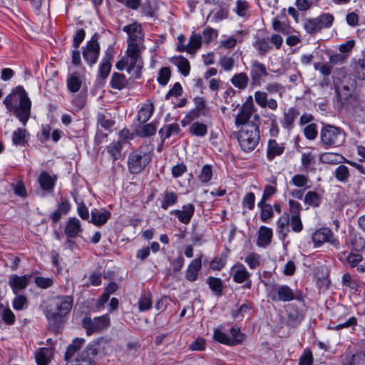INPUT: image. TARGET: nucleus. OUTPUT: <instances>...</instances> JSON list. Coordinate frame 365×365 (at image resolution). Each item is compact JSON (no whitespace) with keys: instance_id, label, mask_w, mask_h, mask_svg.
I'll use <instances>...</instances> for the list:
<instances>
[{"instance_id":"nucleus-5","label":"nucleus","mask_w":365,"mask_h":365,"mask_svg":"<svg viewBox=\"0 0 365 365\" xmlns=\"http://www.w3.org/2000/svg\"><path fill=\"white\" fill-rule=\"evenodd\" d=\"M99 34L95 33L83 48V57L90 66L96 63L100 54Z\"/></svg>"},{"instance_id":"nucleus-1","label":"nucleus","mask_w":365,"mask_h":365,"mask_svg":"<svg viewBox=\"0 0 365 365\" xmlns=\"http://www.w3.org/2000/svg\"><path fill=\"white\" fill-rule=\"evenodd\" d=\"M6 108L11 112L24 126L31 115V101L21 86H18L3 101Z\"/></svg>"},{"instance_id":"nucleus-50","label":"nucleus","mask_w":365,"mask_h":365,"mask_svg":"<svg viewBox=\"0 0 365 365\" xmlns=\"http://www.w3.org/2000/svg\"><path fill=\"white\" fill-rule=\"evenodd\" d=\"M230 334L232 336L230 337L231 338L232 341H237L235 342V346L241 344L245 340V335L240 331V329L237 327H232L230 329Z\"/></svg>"},{"instance_id":"nucleus-51","label":"nucleus","mask_w":365,"mask_h":365,"mask_svg":"<svg viewBox=\"0 0 365 365\" xmlns=\"http://www.w3.org/2000/svg\"><path fill=\"white\" fill-rule=\"evenodd\" d=\"M304 26L307 32L310 34H314L320 31L315 19H306Z\"/></svg>"},{"instance_id":"nucleus-18","label":"nucleus","mask_w":365,"mask_h":365,"mask_svg":"<svg viewBox=\"0 0 365 365\" xmlns=\"http://www.w3.org/2000/svg\"><path fill=\"white\" fill-rule=\"evenodd\" d=\"M110 85L113 89H116L118 91L125 88H129L130 87L129 79L126 78L125 75L123 73L118 72H114L112 74Z\"/></svg>"},{"instance_id":"nucleus-6","label":"nucleus","mask_w":365,"mask_h":365,"mask_svg":"<svg viewBox=\"0 0 365 365\" xmlns=\"http://www.w3.org/2000/svg\"><path fill=\"white\" fill-rule=\"evenodd\" d=\"M100 346L101 344L98 341H92L81 352L79 357L76 358V362H81L86 365H96Z\"/></svg>"},{"instance_id":"nucleus-56","label":"nucleus","mask_w":365,"mask_h":365,"mask_svg":"<svg viewBox=\"0 0 365 365\" xmlns=\"http://www.w3.org/2000/svg\"><path fill=\"white\" fill-rule=\"evenodd\" d=\"M86 36V32L84 29H80L76 31L73 40V47L75 49H78L81 42L84 40Z\"/></svg>"},{"instance_id":"nucleus-11","label":"nucleus","mask_w":365,"mask_h":365,"mask_svg":"<svg viewBox=\"0 0 365 365\" xmlns=\"http://www.w3.org/2000/svg\"><path fill=\"white\" fill-rule=\"evenodd\" d=\"M195 206L192 203L184 205L182 210H173L170 215L175 216L178 220L185 225L190 222V220L195 213Z\"/></svg>"},{"instance_id":"nucleus-30","label":"nucleus","mask_w":365,"mask_h":365,"mask_svg":"<svg viewBox=\"0 0 365 365\" xmlns=\"http://www.w3.org/2000/svg\"><path fill=\"white\" fill-rule=\"evenodd\" d=\"M82 85V81L79 78L78 72H73L67 78V87L70 92L76 93L78 92Z\"/></svg>"},{"instance_id":"nucleus-25","label":"nucleus","mask_w":365,"mask_h":365,"mask_svg":"<svg viewBox=\"0 0 365 365\" xmlns=\"http://www.w3.org/2000/svg\"><path fill=\"white\" fill-rule=\"evenodd\" d=\"M272 230L264 226H262L259 230V236L257 239V245L261 247L267 246L272 240Z\"/></svg>"},{"instance_id":"nucleus-37","label":"nucleus","mask_w":365,"mask_h":365,"mask_svg":"<svg viewBox=\"0 0 365 365\" xmlns=\"http://www.w3.org/2000/svg\"><path fill=\"white\" fill-rule=\"evenodd\" d=\"M232 270L235 272L233 279L235 282L242 283L246 281L250 277V274L243 265L233 267Z\"/></svg>"},{"instance_id":"nucleus-34","label":"nucleus","mask_w":365,"mask_h":365,"mask_svg":"<svg viewBox=\"0 0 365 365\" xmlns=\"http://www.w3.org/2000/svg\"><path fill=\"white\" fill-rule=\"evenodd\" d=\"M125 143V140H118V142L111 143L107 147V151L113 160H118L121 157L122 147L123 144Z\"/></svg>"},{"instance_id":"nucleus-12","label":"nucleus","mask_w":365,"mask_h":365,"mask_svg":"<svg viewBox=\"0 0 365 365\" xmlns=\"http://www.w3.org/2000/svg\"><path fill=\"white\" fill-rule=\"evenodd\" d=\"M347 314H343L338 317L336 322H331L329 325V329L340 330L344 328H352L357 324V319L355 317H349Z\"/></svg>"},{"instance_id":"nucleus-17","label":"nucleus","mask_w":365,"mask_h":365,"mask_svg":"<svg viewBox=\"0 0 365 365\" xmlns=\"http://www.w3.org/2000/svg\"><path fill=\"white\" fill-rule=\"evenodd\" d=\"M287 326L291 327H297L302 321L303 315L299 312L298 307L294 304H289L287 309Z\"/></svg>"},{"instance_id":"nucleus-9","label":"nucleus","mask_w":365,"mask_h":365,"mask_svg":"<svg viewBox=\"0 0 365 365\" xmlns=\"http://www.w3.org/2000/svg\"><path fill=\"white\" fill-rule=\"evenodd\" d=\"M312 240L316 246H320L325 242H329L335 247L339 245V241L334 238L332 231L327 227L317 230L312 235Z\"/></svg>"},{"instance_id":"nucleus-3","label":"nucleus","mask_w":365,"mask_h":365,"mask_svg":"<svg viewBox=\"0 0 365 365\" xmlns=\"http://www.w3.org/2000/svg\"><path fill=\"white\" fill-rule=\"evenodd\" d=\"M259 126L255 123H248L238 133V141L241 148L245 152L252 151L259 140Z\"/></svg>"},{"instance_id":"nucleus-21","label":"nucleus","mask_w":365,"mask_h":365,"mask_svg":"<svg viewBox=\"0 0 365 365\" xmlns=\"http://www.w3.org/2000/svg\"><path fill=\"white\" fill-rule=\"evenodd\" d=\"M110 212L106 210L101 211L96 209L91 211V222L96 226H101L106 224L108 220L110 217Z\"/></svg>"},{"instance_id":"nucleus-60","label":"nucleus","mask_w":365,"mask_h":365,"mask_svg":"<svg viewBox=\"0 0 365 365\" xmlns=\"http://www.w3.org/2000/svg\"><path fill=\"white\" fill-rule=\"evenodd\" d=\"M27 304V299L24 295H17L13 300V307L16 310H21Z\"/></svg>"},{"instance_id":"nucleus-40","label":"nucleus","mask_w":365,"mask_h":365,"mask_svg":"<svg viewBox=\"0 0 365 365\" xmlns=\"http://www.w3.org/2000/svg\"><path fill=\"white\" fill-rule=\"evenodd\" d=\"M189 131L195 136L204 137L207 135V127L205 124L197 121L190 125Z\"/></svg>"},{"instance_id":"nucleus-52","label":"nucleus","mask_w":365,"mask_h":365,"mask_svg":"<svg viewBox=\"0 0 365 365\" xmlns=\"http://www.w3.org/2000/svg\"><path fill=\"white\" fill-rule=\"evenodd\" d=\"M212 175V168L209 165H205L202 167L201 173L199 175V179L202 182H207L210 181Z\"/></svg>"},{"instance_id":"nucleus-55","label":"nucleus","mask_w":365,"mask_h":365,"mask_svg":"<svg viewBox=\"0 0 365 365\" xmlns=\"http://www.w3.org/2000/svg\"><path fill=\"white\" fill-rule=\"evenodd\" d=\"M82 325L83 327L86 329L88 335H91L94 332H97V330L95 328L96 326L94 321L89 317H85L83 319Z\"/></svg>"},{"instance_id":"nucleus-29","label":"nucleus","mask_w":365,"mask_h":365,"mask_svg":"<svg viewBox=\"0 0 365 365\" xmlns=\"http://www.w3.org/2000/svg\"><path fill=\"white\" fill-rule=\"evenodd\" d=\"M38 182L42 190L51 192L55 185L54 180L46 172H42L38 177Z\"/></svg>"},{"instance_id":"nucleus-64","label":"nucleus","mask_w":365,"mask_h":365,"mask_svg":"<svg viewBox=\"0 0 365 365\" xmlns=\"http://www.w3.org/2000/svg\"><path fill=\"white\" fill-rule=\"evenodd\" d=\"M35 358L37 365H48L49 362L48 358L43 349H41L36 352Z\"/></svg>"},{"instance_id":"nucleus-48","label":"nucleus","mask_w":365,"mask_h":365,"mask_svg":"<svg viewBox=\"0 0 365 365\" xmlns=\"http://www.w3.org/2000/svg\"><path fill=\"white\" fill-rule=\"evenodd\" d=\"M171 76L170 69L168 67H163L159 71L158 81L162 86H165L168 83Z\"/></svg>"},{"instance_id":"nucleus-20","label":"nucleus","mask_w":365,"mask_h":365,"mask_svg":"<svg viewBox=\"0 0 365 365\" xmlns=\"http://www.w3.org/2000/svg\"><path fill=\"white\" fill-rule=\"evenodd\" d=\"M202 44V36L199 34H192L190 36V42L187 45H178V50L179 51H186L191 53L196 49L200 48Z\"/></svg>"},{"instance_id":"nucleus-39","label":"nucleus","mask_w":365,"mask_h":365,"mask_svg":"<svg viewBox=\"0 0 365 365\" xmlns=\"http://www.w3.org/2000/svg\"><path fill=\"white\" fill-rule=\"evenodd\" d=\"M298 114L299 113L297 112L294 108H289L287 112L284 113V118L282 120L283 126L285 128L290 130L292 128L293 123Z\"/></svg>"},{"instance_id":"nucleus-15","label":"nucleus","mask_w":365,"mask_h":365,"mask_svg":"<svg viewBox=\"0 0 365 365\" xmlns=\"http://www.w3.org/2000/svg\"><path fill=\"white\" fill-rule=\"evenodd\" d=\"M83 232L80 220L76 217H71L66 222L64 233L68 238H76Z\"/></svg>"},{"instance_id":"nucleus-2","label":"nucleus","mask_w":365,"mask_h":365,"mask_svg":"<svg viewBox=\"0 0 365 365\" xmlns=\"http://www.w3.org/2000/svg\"><path fill=\"white\" fill-rule=\"evenodd\" d=\"M151 150L149 145H145L129 154L128 165L131 173L138 174L145 168L152 159Z\"/></svg>"},{"instance_id":"nucleus-38","label":"nucleus","mask_w":365,"mask_h":365,"mask_svg":"<svg viewBox=\"0 0 365 365\" xmlns=\"http://www.w3.org/2000/svg\"><path fill=\"white\" fill-rule=\"evenodd\" d=\"M258 207L261 209L260 218L262 222H266L269 219L273 217V208L270 204L259 202Z\"/></svg>"},{"instance_id":"nucleus-41","label":"nucleus","mask_w":365,"mask_h":365,"mask_svg":"<svg viewBox=\"0 0 365 365\" xmlns=\"http://www.w3.org/2000/svg\"><path fill=\"white\" fill-rule=\"evenodd\" d=\"M156 127L153 123L145 124L142 126H139L136 130V134L140 137H148L153 135L156 132Z\"/></svg>"},{"instance_id":"nucleus-14","label":"nucleus","mask_w":365,"mask_h":365,"mask_svg":"<svg viewBox=\"0 0 365 365\" xmlns=\"http://www.w3.org/2000/svg\"><path fill=\"white\" fill-rule=\"evenodd\" d=\"M73 300L71 297L64 296L57 299L54 302V308H51L53 312H57L60 315L66 316L69 313L72 308Z\"/></svg>"},{"instance_id":"nucleus-33","label":"nucleus","mask_w":365,"mask_h":365,"mask_svg":"<svg viewBox=\"0 0 365 365\" xmlns=\"http://www.w3.org/2000/svg\"><path fill=\"white\" fill-rule=\"evenodd\" d=\"M152 294L150 292H143L138 301V309L140 312L150 309L152 307Z\"/></svg>"},{"instance_id":"nucleus-27","label":"nucleus","mask_w":365,"mask_h":365,"mask_svg":"<svg viewBox=\"0 0 365 365\" xmlns=\"http://www.w3.org/2000/svg\"><path fill=\"white\" fill-rule=\"evenodd\" d=\"M170 61L178 68L179 71L184 76H187L189 75L190 66L187 58L182 56L173 57L171 58Z\"/></svg>"},{"instance_id":"nucleus-22","label":"nucleus","mask_w":365,"mask_h":365,"mask_svg":"<svg viewBox=\"0 0 365 365\" xmlns=\"http://www.w3.org/2000/svg\"><path fill=\"white\" fill-rule=\"evenodd\" d=\"M289 216L287 212L283 213L277 220V232L281 240H284L287 237L289 231Z\"/></svg>"},{"instance_id":"nucleus-26","label":"nucleus","mask_w":365,"mask_h":365,"mask_svg":"<svg viewBox=\"0 0 365 365\" xmlns=\"http://www.w3.org/2000/svg\"><path fill=\"white\" fill-rule=\"evenodd\" d=\"M254 110L250 109L248 108L242 106L238 115L235 118V124L239 126L241 125H247L248 123H252V122H249L250 118H251L252 113H254Z\"/></svg>"},{"instance_id":"nucleus-19","label":"nucleus","mask_w":365,"mask_h":365,"mask_svg":"<svg viewBox=\"0 0 365 365\" xmlns=\"http://www.w3.org/2000/svg\"><path fill=\"white\" fill-rule=\"evenodd\" d=\"M113 59V54L111 53V51L108 49L105 53V56H103L101 63L99 66V76L102 79H106L111 69V61Z\"/></svg>"},{"instance_id":"nucleus-31","label":"nucleus","mask_w":365,"mask_h":365,"mask_svg":"<svg viewBox=\"0 0 365 365\" xmlns=\"http://www.w3.org/2000/svg\"><path fill=\"white\" fill-rule=\"evenodd\" d=\"M248 82L249 78L245 73H237L231 78V83L240 90L245 89L247 87Z\"/></svg>"},{"instance_id":"nucleus-49","label":"nucleus","mask_w":365,"mask_h":365,"mask_svg":"<svg viewBox=\"0 0 365 365\" xmlns=\"http://www.w3.org/2000/svg\"><path fill=\"white\" fill-rule=\"evenodd\" d=\"M93 321L96 326L95 328L97 331H98L109 325L110 319L107 314H105L99 317H96Z\"/></svg>"},{"instance_id":"nucleus-7","label":"nucleus","mask_w":365,"mask_h":365,"mask_svg":"<svg viewBox=\"0 0 365 365\" xmlns=\"http://www.w3.org/2000/svg\"><path fill=\"white\" fill-rule=\"evenodd\" d=\"M335 92L340 108L349 110L353 107L351 102L353 101H356V100L353 96L351 86L348 84L343 85L341 88L335 86Z\"/></svg>"},{"instance_id":"nucleus-43","label":"nucleus","mask_w":365,"mask_h":365,"mask_svg":"<svg viewBox=\"0 0 365 365\" xmlns=\"http://www.w3.org/2000/svg\"><path fill=\"white\" fill-rule=\"evenodd\" d=\"M315 19L319 29L322 30L324 28H329L332 25L334 16L332 14L327 13L320 15L317 18H315Z\"/></svg>"},{"instance_id":"nucleus-47","label":"nucleus","mask_w":365,"mask_h":365,"mask_svg":"<svg viewBox=\"0 0 365 365\" xmlns=\"http://www.w3.org/2000/svg\"><path fill=\"white\" fill-rule=\"evenodd\" d=\"M214 339L217 342L228 345V346H235V341H232L231 338L228 336L226 334L221 331L219 329H215L214 331Z\"/></svg>"},{"instance_id":"nucleus-23","label":"nucleus","mask_w":365,"mask_h":365,"mask_svg":"<svg viewBox=\"0 0 365 365\" xmlns=\"http://www.w3.org/2000/svg\"><path fill=\"white\" fill-rule=\"evenodd\" d=\"M202 267V262L200 258L193 259L186 272L185 277L190 282H194L197 279L198 272Z\"/></svg>"},{"instance_id":"nucleus-8","label":"nucleus","mask_w":365,"mask_h":365,"mask_svg":"<svg viewBox=\"0 0 365 365\" xmlns=\"http://www.w3.org/2000/svg\"><path fill=\"white\" fill-rule=\"evenodd\" d=\"M269 296L273 301L289 302L295 299L293 291L287 285L273 287Z\"/></svg>"},{"instance_id":"nucleus-61","label":"nucleus","mask_w":365,"mask_h":365,"mask_svg":"<svg viewBox=\"0 0 365 365\" xmlns=\"http://www.w3.org/2000/svg\"><path fill=\"white\" fill-rule=\"evenodd\" d=\"M256 103L262 108L267 107V94L265 92L256 91L255 93Z\"/></svg>"},{"instance_id":"nucleus-28","label":"nucleus","mask_w":365,"mask_h":365,"mask_svg":"<svg viewBox=\"0 0 365 365\" xmlns=\"http://www.w3.org/2000/svg\"><path fill=\"white\" fill-rule=\"evenodd\" d=\"M154 110V105L150 103L140 108L138 113V120L140 124L145 123L151 117Z\"/></svg>"},{"instance_id":"nucleus-46","label":"nucleus","mask_w":365,"mask_h":365,"mask_svg":"<svg viewBox=\"0 0 365 365\" xmlns=\"http://www.w3.org/2000/svg\"><path fill=\"white\" fill-rule=\"evenodd\" d=\"M304 202L310 206L319 207L321 203V198L318 193L314 191H309L305 195Z\"/></svg>"},{"instance_id":"nucleus-53","label":"nucleus","mask_w":365,"mask_h":365,"mask_svg":"<svg viewBox=\"0 0 365 365\" xmlns=\"http://www.w3.org/2000/svg\"><path fill=\"white\" fill-rule=\"evenodd\" d=\"M3 321L8 325L14 324L15 322V315L9 308H5L0 314Z\"/></svg>"},{"instance_id":"nucleus-44","label":"nucleus","mask_w":365,"mask_h":365,"mask_svg":"<svg viewBox=\"0 0 365 365\" xmlns=\"http://www.w3.org/2000/svg\"><path fill=\"white\" fill-rule=\"evenodd\" d=\"M254 46L259 51V54L262 56H264L272 48V46L269 45V38H257L254 43Z\"/></svg>"},{"instance_id":"nucleus-24","label":"nucleus","mask_w":365,"mask_h":365,"mask_svg":"<svg viewBox=\"0 0 365 365\" xmlns=\"http://www.w3.org/2000/svg\"><path fill=\"white\" fill-rule=\"evenodd\" d=\"M284 147L279 145L275 140H269L267 145V156L269 160H272L277 155L283 153Z\"/></svg>"},{"instance_id":"nucleus-62","label":"nucleus","mask_w":365,"mask_h":365,"mask_svg":"<svg viewBox=\"0 0 365 365\" xmlns=\"http://www.w3.org/2000/svg\"><path fill=\"white\" fill-rule=\"evenodd\" d=\"M356 76L359 79H365V58L359 60L355 67Z\"/></svg>"},{"instance_id":"nucleus-58","label":"nucleus","mask_w":365,"mask_h":365,"mask_svg":"<svg viewBox=\"0 0 365 365\" xmlns=\"http://www.w3.org/2000/svg\"><path fill=\"white\" fill-rule=\"evenodd\" d=\"M98 123L100 124L103 128L109 129L114 125V121L110 118L106 117L103 113H99L98 115Z\"/></svg>"},{"instance_id":"nucleus-35","label":"nucleus","mask_w":365,"mask_h":365,"mask_svg":"<svg viewBox=\"0 0 365 365\" xmlns=\"http://www.w3.org/2000/svg\"><path fill=\"white\" fill-rule=\"evenodd\" d=\"M178 200V196L175 192L165 191L161 202V207L166 210L170 206L175 205Z\"/></svg>"},{"instance_id":"nucleus-10","label":"nucleus","mask_w":365,"mask_h":365,"mask_svg":"<svg viewBox=\"0 0 365 365\" xmlns=\"http://www.w3.org/2000/svg\"><path fill=\"white\" fill-rule=\"evenodd\" d=\"M268 76L265 66L258 61H254L251 66L250 76L252 87L262 84V78Z\"/></svg>"},{"instance_id":"nucleus-57","label":"nucleus","mask_w":365,"mask_h":365,"mask_svg":"<svg viewBox=\"0 0 365 365\" xmlns=\"http://www.w3.org/2000/svg\"><path fill=\"white\" fill-rule=\"evenodd\" d=\"M127 53L130 58H140V49L136 43H130L128 44Z\"/></svg>"},{"instance_id":"nucleus-59","label":"nucleus","mask_w":365,"mask_h":365,"mask_svg":"<svg viewBox=\"0 0 365 365\" xmlns=\"http://www.w3.org/2000/svg\"><path fill=\"white\" fill-rule=\"evenodd\" d=\"M36 285L41 288L46 289L53 285V279L51 278H44L42 277H36L34 279Z\"/></svg>"},{"instance_id":"nucleus-63","label":"nucleus","mask_w":365,"mask_h":365,"mask_svg":"<svg viewBox=\"0 0 365 365\" xmlns=\"http://www.w3.org/2000/svg\"><path fill=\"white\" fill-rule=\"evenodd\" d=\"M363 259L362 256L360 254L350 253L346 257V261L351 267H356Z\"/></svg>"},{"instance_id":"nucleus-36","label":"nucleus","mask_w":365,"mask_h":365,"mask_svg":"<svg viewBox=\"0 0 365 365\" xmlns=\"http://www.w3.org/2000/svg\"><path fill=\"white\" fill-rule=\"evenodd\" d=\"M85 340L82 338H76L73 340L72 344H70L66 350V354H65V359L66 361L70 360L74 354L80 349V348L83 344Z\"/></svg>"},{"instance_id":"nucleus-54","label":"nucleus","mask_w":365,"mask_h":365,"mask_svg":"<svg viewBox=\"0 0 365 365\" xmlns=\"http://www.w3.org/2000/svg\"><path fill=\"white\" fill-rule=\"evenodd\" d=\"M304 133L306 138L309 140H314L317 136V125L314 123H311L307 125L304 129Z\"/></svg>"},{"instance_id":"nucleus-45","label":"nucleus","mask_w":365,"mask_h":365,"mask_svg":"<svg viewBox=\"0 0 365 365\" xmlns=\"http://www.w3.org/2000/svg\"><path fill=\"white\" fill-rule=\"evenodd\" d=\"M335 178L340 182H346L350 176L348 167L344 165H340L334 172Z\"/></svg>"},{"instance_id":"nucleus-13","label":"nucleus","mask_w":365,"mask_h":365,"mask_svg":"<svg viewBox=\"0 0 365 365\" xmlns=\"http://www.w3.org/2000/svg\"><path fill=\"white\" fill-rule=\"evenodd\" d=\"M46 316L48 322V329L56 335L59 332V330L64 322V316L53 312L51 308L47 309Z\"/></svg>"},{"instance_id":"nucleus-4","label":"nucleus","mask_w":365,"mask_h":365,"mask_svg":"<svg viewBox=\"0 0 365 365\" xmlns=\"http://www.w3.org/2000/svg\"><path fill=\"white\" fill-rule=\"evenodd\" d=\"M345 133L341 128L331 125L323 126L320 133L321 143L325 147L340 146L345 141Z\"/></svg>"},{"instance_id":"nucleus-42","label":"nucleus","mask_w":365,"mask_h":365,"mask_svg":"<svg viewBox=\"0 0 365 365\" xmlns=\"http://www.w3.org/2000/svg\"><path fill=\"white\" fill-rule=\"evenodd\" d=\"M27 131L24 128H18L16 130H14L12 135V143L15 145H24L26 143V137Z\"/></svg>"},{"instance_id":"nucleus-32","label":"nucleus","mask_w":365,"mask_h":365,"mask_svg":"<svg viewBox=\"0 0 365 365\" xmlns=\"http://www.w3.org/2000/svg\"><path fill=\"white\" fill-rule=\"evenodd\" d=\"M207 283L216 296L219 297L222 294L223 283L220 278L209 277L207 279Z\"/></svg>"},{"instance_id":"nucleus-16","label":"nucleus","mask_w":365,"mask_h":365,"mask_svg":"<svg viewBox=\"0 0 365 365\" xmlns=\"http://www.w3.org/2000/svg\"><path fill=\"white\" fill-rule=\"evenodd\" d=\"M31 278V275H11L9 277V284L12 288L13 292L17 294L27 287Z\"/></svg>"}]
</instances>
